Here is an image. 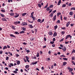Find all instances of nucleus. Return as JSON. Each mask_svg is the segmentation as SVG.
Returning a JSON list of instances; mask_svg holds the SVG:
<instances>
[{"label":"nucleus","mask_w":75,"mask_h":75,"mask_svg":"<svg viewBox=\"0 0 75 75\" xmlns=\"http://www.w3.org/2000/svg\"><path fill=\"white\" fill-rule=\"evenodd\" d=\"M25 58H25H23V60H24V61L25 62H27V61L28 62H29L30 60H29V57L27 56H26L25 57Z\"/></svg>","instance_id":"obj_1"},{"label":"nucleus","mask_w":75,"mask_h":75,"mask_svg":"<svg viewBox=\"0 0 75 75\" xmlns=\"http://www.w3.org/2000/svg\"><path fill=\"white\" fill-rule=\"evenodd\" d=\"M69 37L70 38H72V36H71L70 35H68L66 36V37L65 38V40H67V39H68V38Z\"/></svg>","instance_id":"obj_2"},{"label":"nucleus","mask_w":75,"mask_h":75,"mask_svg":"<svg viewBox=\"0 0 75 75\" xmlns=\"http://www.w3.org/2000/svg\"><path fill=\"white\" fill-rule=\"evenodd\" d=\"M28 24L27 23L23 22L22 24V25L23 26L24 25H27Z\"/></svg>","instance_id":"obj_3"},{"label":"nucleus","mask_w":75,"mask_h":75,"mask_svg":"<svg viewBox=\"0 0 75 75\" xmlns=\"http://www.w3.org/2000/svg\"><path fill=\"white\" fill-rule=\"evenodd\" d=\"M14 23L15 24H16V25H17V24H20V21H18V22L17 21L15 22H14Z\"/></svg>","instance_id":"obj_4"},{"label":"nucleus","mask_w":75,"mask_h":75,"mask_svg":"<svg viewBox=\"0 0 75 75\" xmlns=\"http://www.w3.org/2000/svg\"><path fill=\"white\" fill-rule=\"evenodd\" d=\"M56 17H57V16L56 15H55L54 16L53 18V21H55L56 20Z\"/></svg>","instance_id":"obj_5"},{"label":"nucleus","mask_w":75,"mask_h":75,"mask_svg":"<svg viewBox=\"0 0 75 75\" xmlns=\"http://www.w3.org/2000/svg\"><path fill=\"white\" fill-rule=\"evenodd\" d=\"M15 14L16 15V16H14V17L15 18H17V17H18V16H19L20 15L19 14L17 13H16Z\"/></svg>","instance_id":"obj_6"},{"label":"nucleus","mask_w":75,"mask_h":75,"mask_svg":"<svg viewBox=\"0 0 75 75\" xmlns=\"http://www.w3.org/2000/svg\"><path fill=\"white\" fill-rule=\"evenodd\" d=\"M68 69H69V72H72V71H73V69L71 68H68Z\"/></svg>","instance_id":"obj_7"},{"label":"nucleus","mask_w":75,"mask_h":75,"mask_svg":"<svg viewBox=\"0 0 75 75\" xmlns=\"http://www.w3.org/2000/svg\"><path fill=\"white\" fill-rule=\"evenodd\" d=\"M69 24H70V21L68 22L67 23V24H66V27H68V26H69Z\"/></svg>","instance_id":"obj_8"},{"label":"nucleus","mask_w":75,"mask_h":75,"mask_svg":"<svg viewBox=\"0 0 75 75\" xmlns=\"http://www.w3.org/2000/svg\"><path fill=\"white\" fill-rule=\"evenodd\" d=\"M57 35V32H55L53 34V36L54 37H56Z\"/></svg>","instance_id":"obj_9"},{"label":"nucleus","mask_w":75,"mask_h":75,"mask_svg":"<svg viewBox=\"0 0 75 75\" xmlns=\"http://www.w3.org/2000/svg\"><path fill=\"white\" fill-rule=\"evenodd\" d=\"M25 51L26 52H27V53H29V52H30V51L29 50H27L26 48L25 49Z\"/></svg>","instance_id":"obj_10"},{"label":"nucleus","mask_w":75,"mask_h":75,"mask_svg":"<svg viewBox=\"0 0 75 75\" xmlns=\"http://www.w3.org/2000/svg\"><path fill=\"white\" fill-rule=\"evenodd\" d=\"M29 27L30 28H33L34 27L32 25H29Z\"/></svg>","instance_id":"obj_11"},{"label":"nucleus","mask_w":75,"mask_h":75,"mask_svg":"<svg viewBox=\"0 0 75 75\" xmlns=\"http://www.w3.org/2000/svg\"><path fill=\"white\" fill-rule=\"evenodd\" d=\"M53 14L52 12L49 15V17H53Z\"/></svg>","instance_id":"obj_12"},{"label":"nucleus","mask_w":75,"mask_h":75,"mask_svg":"<svg viewBox=\"0 0 75 75\" xmlns=\"http://www.w3.org/2000/svg\"><path fill=\"white\" fill-rule=\"evenodd\" d=\"M62 49L64 52L65 51H66V47H64L63 48H62Z\"/></svg>","instance_id":"obj_13"},{"label":"nucleus","mask_w":75,"mask_h":75,"mask_svg":"<svg viewBox=\"0 0 75 75\" xmlns=\"http://www.w3.org/2000/svg\"><path fill=\"white\" fill-rule=\"evenodd\" d=\"M65 33V32L64 31L61 32V34L62 35H64V34Z\"/></svg>","instance_id":"obj_14"},{"label":"nucleus","mask_w":75,"mask_h":75,"mask_svg":"<svg viewBox=\"0 0 75 75\" xmlns=\"http://www.w3.org/2000/svg\"><path fill=\"white\" fill-rule=\"evenodd\" d=\"M10 15L11 16H14V13H10Z\"/></svg>","instance_id":"obj_15"},{"label":"nucleus","mask_w":75,"mask_h":75,"mask_svg":"<svg viewBox=\"0 0 75 75\" xmlns=\"http://www.w3.org/2000/svg\"><path fill=\"white\" fill-rule=\"evenodd\" d=\"M69 14L70 16H72L74 14V13L72 12H70L69 13Z\"/></svg>","instance_id":"obj_16"},{"label":"nucleus","mask_w":75,"mask_h":75,"mask_svg":"<svg viewBox=\"0 0 75 75\" xmlns=\"http://www.w3.org/2000/svg\"><path fill=\"white\" fill-rule=\"evenodd\" d=\"M7 47L5 46L3 48V50H5V49H7Z\"/></svg>","instance_id":"obj_17"},{"label":"nucleus","mask_w":75,"mask_h":75,"mask_svg":"<svg viewBox=\"0 0 75 75\" xmlns=\"http://www.w3.org/2000/svg\"><path fill=\"white\" fill-rule=\"evenodd\" d=\"M20 64V61L19 60H18L17 61V64L18 65H19Z\"/></svg>","instance_id":"obj_18"},{"label":"nucleus","mask_w":75,"mask_h":75,"mask_svg":"<svg viewBox=\"0 0 75 75\" xmlns=\"http://www.w3.org/2000/svg\"><path fill=\"white\" fill-rule=\"evenodd\" d=\"M54 27V30H56V29L58 28V26L57 25H56V26H55Z\"/></svg>","instance_id":"obj_19"},{"label":"nucleus","mask_w":75,"mask_h":75,"mask_svg":"<svg viewBox=\"0 0 75 75\" xmlns=\"http://www.w3.org/2000/svg\"><path fill=\"white\" fill-rule=\"evenodd\" d=\"M34 12H32L31 14V16H30L31 17H33V14H34Z\"/></svg>","instance_id":"obj_20"},{"label":"nucleus","mask_w":75,"mask_h":75,"mask_svg":"<svg viewBox=\"0 0 75 75\" xmlns=\"http://www.w3.org/2000/svg\"><path fill=\"white\" fill-rule=\"evenodd\" d=\"M49 35H52L53 34V33L52 32H50L49 33Z\"/></svg>","instance_id":"obj_21"},{"label":"nucleus","mask_w":75,"mask_h":75,"mask_svg":"<svg viewBox=\"0 0 75 75\" xmlns=\"http://www.w3.org/2000/svg\"><path fill=\"white\" fill-rule=\"evenodd\" d=\"M10 36L11 37H14V38H16V36H14V35L13 34L10 35Z\"/></svg>","instance_id":"obj_22"},{"label":"nucleus","mask_w":75,"mask_h":75,"mask_svg":"<svg viewBox=\"0 0 75 75\" xmlns=\"http://www.w3.org/2000/svg\"><path fill=\"white\" fill-rule=\"evenodd\" d=\"M1 11L2 12H3V13H5V12H6V11H5V10L3 9H1Z\"/></svg>","instance_id":"obj_23"},{"label":"nucleus","mask_w":75,"mask_h":75,"mask_svg":"<svg viewBox=\"0 0 75 75\" xmlns=\"http://www.w3.org/2000/svg\"><path fill=\"white\" fill-rule=\"evenodd\" d=\"M35 38H31L30 39V40L31 41H33V40H34Z\"/></svg>","instance_id":"obj_24"},{"label":"nucleus","mask_w":75,"mask_h":75,"mask_svg":"<svg viewBox=\"0 0 75 75\" xmlns=\"http://www.w3.org/2000/svg\"><path fill=\"white\" fill-rule=\"evenodd\" d=\"M53 7L54 5H51L49 7L50 8H53Z\"/></svg>","instance_id":"obj_25"},{"label":"nucleus","mask_w":75,"mask_h":75,"mask_svg":"<svg viewBox=\"0 0 75 75\" xmlns=\"http://www.w3.org/2000/svg\"><path fill=\"white\" fill-rule=\"evenodd\" d=\"M27 14V13H24L22 14V16H25Z\"/></svg>","instance_id":"obj_26"},{"label":"nucleus","mask_w":75,"mask_h":75,"mask_svg":"<svg viewBox=\"0 0 75 75\" xmlns=\"http://www.w3.org/2000/svg\"><path fill=\"white\" fill-rule=\"evenodd\" d=\"M57 24H59L60 23V20H58L57 22Z\"/></svg>","instance_id":"obj_27"},{"label":"nucleus","mask_w":75,"mask_h":75,"mask_svg":"<svg viewBox=\"0 0 75 75\" xmlns=\"http://www.w3.org/2000/svg\"><path fill=\"white\" fill-rule=\"evenodd\" d=\"M50 11L48 13V14H50V13H51L52 12V9H50Z\"/></svg>","instance_id":"obj_28"},{"label":"nucleus","mask_w":75,"mask_h":75,"mask_svg":"<svg viewBox=\"0 0 75 75\" xmlns=\"http://www.w3.org/2000/svg\"><path fill=\"white\" fill-rule=\"evenodd\" d=\"M67 64V62H64L63 63V65H64V66H65Z\"/></svg>","instance_id":"obj_29"},{"label":"nucleus","mask_w":75,"mask_h":75,"mask_svg":"<svg viewBox=\"0 0 75 75\" xmlns=\"http://www.w3.org/2000/svg\"><path fill=\"white\" fill-rule=\"evenodd\" d=\"M32 18L33 20V21H35V20L36 19V18H35V17H32Z\"/></svg>","instance_id":"obj_30"},{"label":"nucleus","mask_w":75,"mask_h":75,"mask_svg":"<svg viewBox=\"0 0 75 75\" xmlns=\"http://www.w3.org/2000/svg\"><path fill=\"white\" fill-rule=\"evenodd\" d=\"M72 60H75V57H72Z\"/></svg>","instance_id":"obj_31"},{"label":"nucleus","mask_w":75,"mask_h":75,"mask_svg":"<svg viewBox=\"0 0 75 75\" xmlns=\"http://www.w3.org/2000/svg\"><path fill=\"white\" fill-rule=\"evenodd\" d=\"M71 10H75V7L71 8Z\"/></svg>","instance_id":"obj_32"},{"label":"nucleus","mask_w":75,"mask_h":75,"mask_svg":"<svg viewBox=\"0 0 75 75\" xmlns=\"http://www.w3.org/2000/svg\"><path fill=\"white\" fill-rule=\"evenodd\" d=\"M62 7H66V5L65 4H63Z\"/></svg>","instance_id":"obj_33"},{"label":"nucleus","mask_w":75,"mask_h":75,"mask_svg":"<svg viewBox=\"0 0 75 75\" xmlns=\"http://www.w3.org/2000/svg\"><path fill=\"white\" fill-rule=\"evenodd\" d=\"M56 11H57L56 10H55L52 11V13L53 14H54V13H55L56 12Z\"/></svg>","instance_id":"obj_34"},{"label":"nucleus","mask_w":75,"mask_h":75,"mask_svg":"<svg viewBox=\"0 0 75 75\" xmlns=\"http://www.w3.org/2000/svg\"><path fill=\"white\" fill-rule=\"evenodd\" d=\"M46 10H47V11H49V10H50V8L49 7H47V8H46Z\"/></svg>","instance_id":"obj_35"},{"label":"nucleus","mask_w":75,"mask_h":75,"mask_svg":"<svg viewBox=\"0 0 75 75\" xmlns=\"http://www.w3.org/2000/svg\"><path fill=\"white\" fill-rule=\"evenodd\" d=\"M2 21H6V20H6V18H3L2 19Z\"/></svg>","instance_id":"obj_36"},{"label":"nucleus","mask_w":75,"mask_h":75,"mask_svg":"<svg viewBox=\"0 0 75 75\" xmlns=\"http://www.w3.org/2000/svg\"><path fill=\"white\" fill-rule=\"evenodd\" d=\"M41 19H39L37 20V22H41Z\"/></svg>","instance_id":"obj_37"},{"label":"nucleus","mask_w":75,"mask_h":75,"mask_svg":"<svg viewBox=\"0 0 75 75\" xmlns=\"http://www.w3.org/2000/svg\"><path fill=\"white\" fill-rule=\"evenodd\" d=\"M38 6L39 7L41 8V5L40 4H38Z\"/></svg>","instance_id":"obj_38"},{"label":"nucleus","mask_w":75,"mask_h":75,"mask_svg":"<svg viewBox=\"0 0 75 75\" xmlns=\"http://www.w3.org/2000/svg\"><path fill=\"white\" fill-rule=\"evenodd\" d=\"M29 67V65H26L25 66V68H26V69H27V68H28Z\"/></svg>","instance_id":"obj_39"},{"label":"nucleus","mask_w":75,"mask_h":75,"mask_svg":"<svg viewBox=\"0 0 75 75\" xmlns=\"http://www.w3.org/2000/svg\"><path fill=\"white\" fill-rule=\"evenodd\" d=\"M13 73H14V74H17V71H13Z\"/></svg>","instance_id":"obj_40"},{"label":"nucleus","mask_w":75,"mask_h":75,"mask_svg":"<svg viewBox=\"0 0 75 75\" xmlns=\"http://www.w3.org/2000/svg\"><path fill=\"white\" fill-rule=\"evenodd\" d=\"M44 19H43L41 21V22H40V23H43V22H44Z\"/></svg>","instance_id":"obj_41"},{"label":"nucleus","mask_w":75,"mask_h":75,"mask_svg":"<svg viewBox=\"0 0 75 75\" xmlns=\"http://www.w3.org/2000/svg\"><path fill=\"white\" fill-rule=\"evenodd\" d=\"M8 54H10V55H11V56H13V54H12V53H11V52H9Z\"/></svg>","instance_id":"obj_42"},{"label":"nucleus","mask_w":75,"mask_h":75,"mask_svg":"<svg viewBox=\"0 0 75 75\" xmlns=\"http://www.w3.org/2000/svg\"><path fill=\"white\" fill-rule=\"evenodd\" d=\"M39 55V53H37V54L36 55V57H38L40 56Z\"/></svg>","instance_id":"obj_43"},{"label":"nucleus","mask_w":75,"mask_h":75,"mask_svg":"<svg viewBox=\"0 0 75 75\" xmlns=\"http://www.w3.org/2000/svg\"><path fill=\"white\" fill-rule=\"evenodd\" d=\"M1 16L2 17H5V16H4V14H1Z\"/></svg>","instance_id":"obj_44"},{"label":"nucleus","mask_w":75,"mask_h":75,"mask_svg":"<svg viewBox=\"0 0 75 75\" xmlns=\"http://www.w3.org/2000/svg\"><path fill=\"white\" fill-rule=\"evenodd\" d=\"M22 33H23V34H24V31H22L20 32V33L22 34Z\"/></svg>","instance_id":"obj_45"},{"label":"nucleus","mask_w":75,"mask_h":75,"mask_svg":"<svg viewBox=\"0 0 75 75\" xmlns=\"http://www.w3.org/2000/svg\"><path fill=\"white\" fill-rule=\"evenodd\" d=\"M63 60H65L66 61H67V58H63Z\"/></svg>","instance_id":"obj_46"},{"label":"nucleus","mask_w":75,"mask_h":75,"mask_svg":"<svg viewBox=\"0 0 75 75\" xmlns=\"http://www.w3.org/2000/svg\"><path fill=\"white\" fill-rule=\"evenodd\" d=\"M61 29H62V30H66V28L65 27L62 28Z\"/></svg>","instance_id":"obj_47"},{"label":"nucleus","mask_w":75,"mask_h":75,"mask_svg":"<svg viewBox=\"0 0 75 75\" xmlns=\"http://www.w3.org/2000/svg\"><path fill=\"white\" fill-rule=\"evenodd\" d=\"M61 57H65V56L64 55H60Z\"/></svg>","instance_id":"obj_48"},{"label":"nucleus","mask_w":75,"mask_h":75,"mask_svg":"<svg viewBox=\"0 0 75 75\" xmlns=\"http://www.w3.org/2000/svg\"><path fill=\"white\" fill-rule=\"evenodd\" d=\"M15 55H16V57H19V56H20V55H19V54H16Z\"/></svg>","instance_id":"obj_49"},{"label":"nucleus","mask_w":75,"mask_h":75,"mask_svg":"<svg viewBox=\"0 0 75 75\" xmlns=\"http://www.w3.org/2000/svg\"><path fill=\"white\" fill-rule=\"evenodd\" d=\"M32 59H37V57H33Z\"/></svg>","instance_id":"obj_50"},{"label":"nucleus","mask_w":75,"mask_h":75,"mask_svg":"<svg viewBox=\"0 0 75 75\" xmlns=\"http://www.w3.org/2000/svg\"><path fill=\"white\" fill-rule=\"evenodd\" d=\"M12 27L13 29H14V30H16V28H15V27H14V26H12Z\"/></svg>","instance_id":"obj_51"},{"label":"nucleus","mask_w":75,"mask_h":75,"mask_svg":"<svg viewBox=\"0 0 75 75\" xmlns=\"http://www.w3.org/2000/svg\"><path fill=\"white\" fill-rule=\"evenodd\" d=\"M64 19L65 20H67V18H66L65 17H64Z\"/></svg>","instance_id":"obj_52"},{"label":"nucleus","mask_w":75,"mask_h":75,"mask_svg":"<svg viewBox=\"0 0 75 75\" xmlns=\"http://www.w3.org/2000/svg\"><path fill=\"white\" fill-rule=\"evenodd\" d=\"M23 31H25V30H26V28L23 27Z\"/></svg>","instance_id":"obj_53"},{"label":"nucleus","mask_w":75,"mask_h":75,"mask_svg":"<svg viewBox=\"0 0 75 75\" xmlns=\"http://www.w3.org/2000/svg\"><path fill=\"white\" fill-rule=\"evenodd\" d=\"M8 58H9V57H6V60H8Z\"/></svg>","instance_id":"obj_54"},{"label":"nucleus","mask_w":75,"mask_h":75,"mask_svg":"<svg viewBox=\"0 0 75 75\" xmlns=\"http://www.w3.org/2000/svg\"><path fill=\"white\" fill-rule=\"evenodd\" d=\"M53 41L54 42L55 41V38H53Z\"/></svg>","instance_id":"obj_55"},{"label":"nucleus","mask_w":75,"mask_h":75,"mask_svg":"<svg viewBox=\"0 0 75 75\" xmlns=\"http://www.w3.org/2000/svg\"><path fill=\"white\" fill-rule=\"evenodd\" d=\"M48 7V4H47V5L45 6V8H47Z\"/></svg>","instance_id":"obj_56"},{"label":"nucleus","mask_w":75,"mask_h":75,"mask_svg":"<svg viewBox=\"0 0 75 75\" xmlns=\"http://www.w3.org/2000/svg\"><path fill=\"white\" fill-rule=\"evenodd\" d=\"M44 40L45 41H47V39L45 37L44 38Z\"/></svg>","instance_id":"obj_57"},{"label":"nucleus","mask_w":75,"mask_h":75,"mask_svg":"<svg viewBox=\"0 0 75 75\" xmlns=\"http://www.w3.org/2000/svg\"><path fill=\"white\" fill-rule=\"evenodd\" d=\"M63 40H64V38H62L60 41V42H61V41H63Z\"/></svg>","instance_id":"obj_58"},{"label":"nucleus","mask_w":75,"mask_h":75,"mask_svg":"<svg viewBox=\"0 0 75 75\" xmlns=\"http://www.w3.org/2000/svg\"><path fill=\"white\" fill-rule=\"evenodd\" d=\"M72 64H74V65H75V62H74V61H72Z\"/></svg>","instance_id":"obj_59"},{"label":"nucleus","mask_w":75,"mask_h":75,"mask_svg":"<svg viewBox=\"0 0 75 75\" xmlns=\"http://www.w3.org/2000/svg\"><path fill=\"white\" fill-rule=\"evenodd\" d=\"M10 65L12 66V67H13V63H11L10 64Z\"/></svg>","instance_id":"obj_60"},{"label":"nucleus","mask_w":75,"mask_h":75,"mask_svg":"<svg viewBox=\"0 0 75 75\" xmlns=\"http://www.w3.org/2000/svg\"><path fill=\"white\" fill-rule=\"evenodd\" d=\"M15 33L16 34H18V32H15Z\"/></svg>","instance_id":"obj_61"},{"label":"nucleus","mask_w":75,"mask_h":75,"mask_svg":"<svg viewBox=\"0 0 75 75\" xmlns=\"http://www.w3.org/2000/svg\"><path fill=\"white\" fill-rule=\"evenodd\" d=\"M50 43H51V44H54V42H50Z\"/></svg>","instance_id":"obj_62"},{"label":"nucleus","mask_w":75,"mask_h":75,"mask_svg":"<svg viewBox=\"0 0 75 75\" xmlns=\"http://www.w3.org/2000/svg\"><path fill=\"white\" fill-rule=\"evenodd\" d=\"M55 44H54L52 45V46L53 47H55Z\"/></svg>","instance_id":"obj_63"},{"label":"nucleus","mask_w":75,"mask_h":75,"mask_svg":"<svg viewBox=\"0 0 75 75\" xmlns=\"http://www.w3.org/2000/svg\"><path fill=\"white\" fill-rule=\"evenodd\" d=\"M5 69H6V70H8V68L6 67V68H5Z\"/></svg>","instance_id":"obj_64"}]
</instances>
